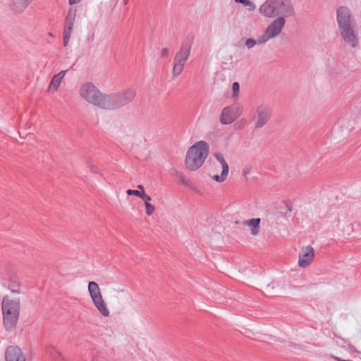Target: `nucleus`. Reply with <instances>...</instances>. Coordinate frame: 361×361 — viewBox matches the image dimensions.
Masks as SVG:
<instances>
[{
    "instance_id": "nucleus-29",
    "label": "nucleus",
    "mask_w": 361,
    "mask_h": 361,
    "mask_svg": "<svg viewBox=\"0 0 361 361\" xmlns=\"http://www.w3.org/2000/svg\"><path fill=\"white\" fill-rule=\"evenodd\" d=\"M169 50L167 48H164L161 50V56L166 57L169 55Z\"/></svg>"
},
{
    "instance_id": "nucleus-5",
    "label": "nucleus",
    "mask_w": 361,
    "mask_h": 361,
    "mask_svg": "<svg viewBox=\"0 0 361 361\" xmlns=\"http://www.w3.org/2000/svg\"><path fill=\"white\" fill-rule=\"evenodd\" d=\"M78 96L88 104L103 108L105 94L92 82L85 81L80 85Z\"/></svg>"
},
{
    "instance_id": "nucleus-14",
    "label": "nucleus",
    "mask_w": 361,
    "mask_h": 361,
    "mask_svg": "<svg viewBox=\"0 0 361 361\" xmlns=\"http://www.w3.org/2000/svg\"><path fill=\"white\" fill-rule=\"evenodd\" d=\"M314 257V250L312 246L307 245L302 247L298 257V266L301 268L309 267L312 262Z\"/></svg>"
},
{
    "instance_id": "nucleus-18",
    "label": "nucleus",
    "mask_w": 361,
    "mask_h": 361,
    "mask_svg": "<svg viewBox=\"0 0 361 361\" xmlns=\"http://www.w3.org/2000/svg\"><path fill=\"white\" fill-rule=\"evenodd\" d=\"M45 353L53 361H66L62 353L51 345L45 348Z\"/></svg>"
},
{
    "instance_id": "nucleus-15",
    "label": "nucleus",
    "mask_w": 361,
    "mask_h": 361,
    "mask_svg": "<svg viewBox=\"0 0 361 361\" xmlns=\"http://www.w3.org/2000/svg\"><path fill=\"white\" fill-rule=\"evenodd\" d=\"M6 361H25V358L20 349L17 346H10L6 351Z\"/></svg>"
},
{
    "instance_id": "nucleus-4",
    "label": "nucleus",
    "mask_w": 361,
    "mask_h": 361,
    "mask_svg": "<svg viewBox=\"0 0 361 361\" xmlns=\"http://www.w3.org/2000/svg\"><path fill=\"white\" fill-rule=\"evenodd\" d=\"M20 310L18 298L5 295L1 302L3 322L7 331H12L18 324Z\"/></svg>"
},
{
    "instance_id": "nucleus-10",
    "label": "nucleus",
    "mask_w": 361,
    "mask_h": 361,
    "mask_svg": "<svg viewBox=\"0 0 361 361\" xmlns=\"http://www.w3.org/2000/svg\"><path fill=\"white\" fill-rule=\"evenodd\" d=\"M190 44H183L179 51L176 54L172 70L174 77L178 76L183 72L184 66L190 55Z\"/></svg>"
},
{
    "instance_id": "nucleus-25",
    "label": "nucleus",
    "mask_w": 361,
    "mask_h": 361,
    "mask_svg": "<svg viewBox=\"0 0 361 361\" xmlns=\"http://www.w3.org/2000/svg\"><path fill=\"white\" fill-rule=\"evenodd\" d=\"M142 192H143L142 191H140V190H132V189H128L126 191V193L128 195H135V196L138 197L140 198Z\"/></svg>"
},
{
    "instance_id": "nucleus-19",
    "label": "nucleus",
    "mask_w": 361,
    "mask_h": 361,
    "mask_svg": "<svg viewBox=\"0 0 361 361\" xmlns=\"http://www.w3.org/2000/svg\"><path fill=\"white\" fill-rule=\"evenodd\" d=\"M260 222L261 219L259 218H254L246 220L243 224V225L247 226L250 228L251 234L255 236L259 233Z\"/></svg>"
},
{
    "instance_id": "nucleus-32",
    "label": "nucleus",
    "mask_w": 361,
    "mask_h": 361,
    "mask_svg": "<svg viewBox=\"0 0 361 361\" xmlns=\"http://www.w3.org/2000/svg\"><path fill=\"white\" fill-rule=\"evenodd\" d=\"M115 291L117 292L118 293H124L125 290L124 289H116V290H115Z\"/></svg>"
},
{
    "instance_id": "nucleus-24",
    "label": "nucleus",
    "mask_w": 361,
    "mask_h": 361,
    "mask_svg": "<svg viewBox=\"0 0 361 361\" xmlns=\"http://www.w3.org/2000/svg\"><path fill=\"white\" fill-rule=\"evenodd\" d=\"M145 206V212L147 216H152L155 211V207L150 203H147Z\"/></svg>"
},
{
    "instance_id": "nucleus-22",
    "label": "nucleus",
    "mask_w": 361,
    "mask_h": 361,
    "mask_svg": "<svg viewBox=\"0 0 361 361\" xmlns=\"http://www.w3.org/2000/svg\"><path fill=\"white\" fill-rule=\"evenodd\" d=\"M239 91H240V85L238 82H235L232 85V92L233 95L232 98L234 99H237L239 95Z\"/></svg>"
},
{
    "instance_id": "nucleus-11",
    "label": "nucleus",
    "mask_w": 361,
    "mask_h": 361,
    "mask_svg": "<svg viewBox=\"0 0 361 361\" xmlns=\"http://www.w3.org/2000/svg\"><path fill=\"white\" fill-rule=\"evenodd\" d=\"M121 143L130 148H141L144 147L145 138L140 132L135 130H128L123 133L121 138Z\"/></svg>"
},
{
    "instance_id": "nucleus-27",
    "label": "nucleus",
    "mask_w": 361,
    "mask_h": 361,
    "mask_svg": "<svg viewBox=\"0 0 361 361\" xmlns=\"http://www.w3.org/2000/svg\"><path fill=\"white\" fill-rule=\"evenodd\" d=\"M140 199H142L145 202V205H146L147 203H149V202L152 200V197L149 195H147L145 192H142Z\"/></svg>"
},
{
    "instance_id": "nucleus-6",
    "label": "nucleus",
    "mask_w": 361,
    "mask_h": 361,
    "mask_svg": "<svg viewBox=\"0 0 361 361\" xmlns=\"http://www.w3.org/2000/svg\"><path fill=\"white\" fill-rule=\"evenodd\" d=\"M135 94L136 91L133 88H128L116 93L105 94L102 109L114 110L124 106L133 101Z\"/></svg>"
},
{
    "instance_id": "nucleus-9",
    "label": "nucleus",
    "mask_w": 361,
    "mask_h": 361,
    "mask_svg": "<svg viewBox=\"0 0 361 361\" xmlns=\"http://www.w3.org/2000/svg\"><path fill=\"white\" fill-rule=\"evenodd\" d=\"M214 157L216 159V162H213V171L216 172V173L212 176L210 175V176L217 183H222L227 178L229 166L222 153L216 152L214 153Z\"/></svg>"
},
{
    "instance_id": "nucleus-31",
    "label": "nucleus",
    "mask_w": 361,
    "mask_h": 361,
    "mask_svg": "<svg viewBox=\"0 0 361 361\" xmlns=\"http://www.w3.org/2000/svg\"><path fill=\"white\" fill-rule=\"evenodd\" d=\"M80 0H69L70 4H75L80 1Z\"/></svg>"
},
{
    "instance_id": "nucleus-16",
    "label": "nucleus",
    "mask_w": 361,
    "mask_h": 361,
    "mask_svg": "<svg viewBox=\"0 0 361 361\" xmlns=\"http://www.w3.org/2000/svg\"><path fill=\"white\" fill-rule=\"evenodd\" d=\"M67 71H61L59 73L54 75L48 87V91L55 92L57 91L60 85L66 75Z\"/></svg>"
},
{
    "instance_id": "nucleus-2",
    "label": "nucleus",
    "mask_w": 361,
    "mask_h": 361,
    "mask_svg": "<svg viewBox=\"0 0 361 361\" xmlns=\"http://www.w3.org/2000/svg\"><path fill=\"white\" fill-rule=\"evenodd\" d=\"M259 13L267 18L283 16L288 18L295 14V8L290 0H265L259 7Z\"/></svg>"
},
{
    "instance_id": "nucleus-13",
    "label": "nucleus",
    "mask_w": 361,
    "mask_h": 361,
    "mask_svg": "<svg viewBox=\"0 0 361 361\" xmlns=\"http://www.w3.org/2000/svg\"><path fill=\"white\" fill-rule=\"evenodd\" d=\"M242 114V109L237 106H228L224 108L219 117L221 124L228 125L232 123Z\"/></svg>"
},
{
    "instance_id": "nucleus-30",
    "label": "nucleus",
    "mask_w": 361,
    "mask_h": 361,
    "mask_svg": "<svg viewBox=\"0 0 361 361\" xmlns=\"http://www.w3.org/2000/svg\"><path fill=\"white\" fill-rule=\"evenodd\" d=\"M137 188H138L137 190L145 192V188H144V186L142 185H137Z\"/></svg>"
},
{
    "instance_id": "nucleus-37",
    "label": "nucleus",
    "mask_w": 361,
    "mask_h": 361,
    "mask_svg": "<svg viewBox=\"0 0 361 361\" xmlns=\"http://www.w3.org/2000/svg\"><path fill=\"white\" fill-rule=\"evenodd\" d=\"M127 2H128V0H124L125 4H127Z\"/></svg>"
},
{
    "instance_id": "nucleus-23",
    "label": "nucleus",
    "mask_w": 361,
    "mask_h": 361,
    "mask_svg": "<svg viewBox=\"0 0 361 361\" xmlns=\"http://www.w3.org/2000/svg\"><path fill=\"white\" fill-rule=\"evenodd\" d=\"M240 4L247 8L250 11H252L255 9V4L250 0H243Z\"/></svg>"
},
{
    "instance_id": "nucleus-36",
    "label": "nucleus",
    "mask_w": 361,
    "mask_h": 361,
    "mask_svg": "<svg viewBox=\"0 0 361 361\" xmlns=\"http://www.w3.org/2000/svg\"><path fill=\"white\" fill-rule=\"evenodd\" d=\"M49 35L53 37V35L51 33H49Z\"/></svg>"
},
{
    "instance_id": "nucleus-33",
    "label": "nucleus",
    "mask_w": 361,
    "mask_h": 361,
    "mask_svg": "<svg viewBox=\"0 0 361 361\" xmlns=\"http://www.w3.org/2000/svg\"><path fill=\"white\" fill-rule=\"evenodd\" d=\"M248 171H249L248 169L247 170L244 169L243 171V176H246V174L248 173Z\"/></svg>"
},
{
    "instance_id": "nucleus-8",
    "label": "nucleus",
    "mask_w": 361,
    "mask_h": 361,
    "mask_svg": "<svg viewBox=\"0 0 361 361\" xmlns=\"http://www.w3.org/2000/svg\"><path fill=\"white\" fill-rule=\"evenodd\" d=\"M286 18L283 16L274 19L266 27L264 32L257 39L258 44H264L267 41L276 38L282 32L286 25Z\"/></svg>"
},
{
    "instance_id": "nucleus-26",
    "label": "nucleus",
    "mask_w": 361,
    "mask_h": 361,
    "mask_svg": "<svg viewBox=\"0 0 361 361\" xmlns=\"http://www.w3.org/2000/svg\"><path fill=\"white\" fill-rule=\"evenodd\" d=\"M257 44H258L257 40L255 41V39H246L245 43V46L247 47V49H251V48L254 47Z\"/></svg>"
},
{
    "instance_id": "nucleus-28",
    "label": "nucleus",
    "mask_w": 361,
    "mask_h": 361,
    "mask_svg": "<svg viewBox=\"0 0 361 361\" xmlns=\"http://www.w3.org/2000/svg\"><path fill=\"white\" fill-rule=\"evenodd\" d=\"M63 45L64 46H67L68 42H69V39L71 38V34H66V33H63Z\"/></svg>"
},
{
    "instance_id": "nucleus-7",
    "label": "nucleus",
    "mask_w": 361,
    "mask_h": 361,
    "mask_svg": "<svg viewBox=\"0 0 361 361\" xmlns=\"http://www.w3.org/2000/svg\"><path fill=\"white\" fill-rule=\"evenodd\" d=\"M87 289L92 301L97 311L104 317H109L110 311L103 298L99 285L94 281H90L88 283Z\"/></svg>"
},
{
    "instance_id": "nucleus-12",
    "label": "nucleus",
    "mask_w": 361,
    "mask_h": 361,
    "mask_svg": "<svg viewBox=\"0 0 361 361\" xmlns=\"http://www.w3.org/2000/svg\"><path fill=\"white\" fill-rule=\"evenodd\" d=\"M271 116V111L270 108L264 104H261L256 108L253 120L255 122V127L256 128H261L267 123Z\"/></svg>"
},
{
    "instance_id": "nucleus-3",
    "label": "nucleus",
    "mask_w": 361,
    "mask_h": 361,
    "mask_svg": "<svg viewBox=\"0 0 361 361\" xmlns=\"http://www.w3.org/2000/svg\"><path fill=\"white\" fill-rule=\"evenodd\" d=\"M209 144L203 140L196 142L190 147L185 159V168L191 171L202 167L209 154Z\"/></svg>"
},
{
    "instance_id": "nucleus-21",
    "label": "nucleus",
    "mask_w": 361,
    "mask_h": 361,
    "mask_svg": "<svg viewBox=\"0 0 361 361\" xmlns=\"http://www.w3.org/2000/svg\"><path fill=\"white\" fill-rule=\"evenodd\" d=\"M171 174L182 184L188 185V179L185 177V176L180 171H178L176 169L171 170Z\"/></svg>"
},
{
    "instance_id": "nucleus-34",
    "label": "nucleus",
    "mask_w": 361,
    "mask_h": 361,
    "mask_svg": "<svg viewBox=\"0 0 361 361\" xmlns=\"http://www.w3.org/2000/svg\"><path fill=\"white\" fill-rule=\"evenodd\" d=\"M11 291L13 292V293H19L18 290L11 289Z\"/></svg>"
},
{
    "instance_id": "nucleus-20",
    "label": "nucleus",
    "mask_w": 361,
    "mask_h": 361,
    "mask_svg": "<svg viewBox=\"0 0 361 361\" xmlns=\"http://www.w3.org/2000/svg\"><path fill=\"white\" fill-rule=\"evenodd\" d=\"M32 0H13V8L18 13L24 11Z\"/></svg>"
},
{
    "instance_id": "nucleus-17",
    "label": "nucleus",
    "mask_w": 361,
    "mask_h": 361,
    "mask_svg": "<svg viewBox=\"0 0 361 361\" xmlns=\"http://www.w3.org/2000/svg\"><path fill=\"white\" fill-rule=\"evenodd\" d=\"M76 17V10L71 8L67 14L63 33L72 34L75 19Z\"/></svg>"
},
{
    "instance_id": "nucleus-35",
    "label": "nucleus",
    "mask_w": 361,
    "mask_h": 361,
    "mask_svg": "<svg viewBox=\"0 0 361 361\" xmlns=\"http://www.w3.org/2000/svg\"><path fill=\"white\" fill-rule=\"evenodd\" d=\"M236 3H241L243 0H234Z\"/></svg>"
},
{
    "instance_id": "nucleus-1",
    "label": "nucleus",
    "mask_w": 361,
    "mask_h": 361,
    "mask_svg": "<svg viewBox=\"0 0 361 361\" xmlns=\"http://www.w3.org/2000/svg\"><path fill=\"white\" fill-rule=\"evenodd\" d=\"M336 22L338 33L343 43L351 49L359 47V33L350 9L341 6L336 9Z\"/></svg>"
}]
</instances>
